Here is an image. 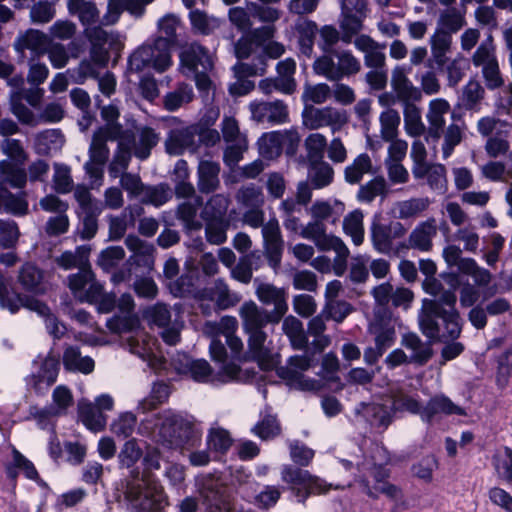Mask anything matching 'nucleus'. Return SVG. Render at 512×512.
Wrapping results in <instances>:
<instances>
[{"label": "nucleus", "instance_id": "nucleus-1", "mask_svg": "<svg viewBox=\"0 0 512 512\" xmlns=\"http://www.w3.org/2000/svg\"><path fill=\"white\" fill-rule=\"evenodd\" d=\"M134 299L123 294L117 307L122 315H115L106 322L107 328L117 334H131L124 338L129 351L141 358L154 371L164 367L165 359L158 351L156 340L140 329V321L134 310Z\"/></svg>", "mask_w": 512, "mask_h": 512}, {"label": "nucleus", "instance_id": "nucleus-2", "mask_svg": "<svg viewBox=\"0 0 512 512\" xmlns=\"http://www.w3.org/2000/svg\"><path fill=\"white\" fill-rule=\"evenodd\" d=\"M139 431L172 449H190L200 442L202 434L192 416L171 410H165L154 419L143 421Z\"/></svg>", "mask_w": 512, "mask_h": 512}, {"label": "nucleus", "instance_id": "nucleus-3", "mask_svg": "<svg viewBox=\"0 0 512 512\" xmlns=\"http://www.w3.org/2000/svg\"><path fill=\"white\" fill-rule=\"evenodd\" d=\"M85 36L90 42L91 60H82L75 68L68 69L72 83L82 84L88 78H97V67H105L110 50L120 51L123 47L121 36L115 31H106L101 26L85 28Z\"/></svg>", "mask_w": 512, "mask_h": 512}, {"label": "nucleus", "instance_id": "nucleus-4", "mask_svg": "<svg viewBox=\"0 0 512 512\" xmlns=\"http://www.w3.org/2000/svg\"><path fill=\"white\" fill-rule=\"evenodd\" d=\"M419 325L427 338L442 342L456 340L462 331V319L457 309H446L428 300H423Z\"/></svg>", "mask_w": 512, "mask_h": 512}, {"label": "nucleus", "instance_id": "nucleus-5", "mask_svg": "<svg viewBox=\"0 0 512 512\" xmlns=\"http://www.w3.org/2000/svg\"><path fill=\"white\" fill-rule=\"evenodd\" d=\"M124 497L133 512H155L166 505L162 486L147 473L127 483Z\"/></svg>", "mask_w": 512, "mask_h": 512}, {"label": "nucleus", "instance_id": "nucleus-6", "mask_svg": "<svg viewBox=\"0 0 512 512\" xmlns=\"http://www.w3.org/2000/svg\"><path fill=\"white\" fill-rule=\"evenodd\" d=\"M281 479L289 486V489L295 494L297 501L305 503L311 494H325L330 489H344L350 486L346 484H328L325 480L314 476L307 470L284 465L281 469Z\"/></svg>", "mask_w": 512, "mask_h": 512}, {"label": "nucleus", "instance_id": "nucleus-7", "mask_svg": "<svg viewBox=\"0 0 512 512\" xmlns=\"http://www.w3.org/2000/svg\"><path fill=\"white\" fill-rule=\"evenodd\" d=\"M120 136L121 129L118 126H103L94 133L88 150L89 159L84 164L92 185L99 186L102 183L104 166L110 154L107 142L118 140Z\"/></svg>", "mask_w": 512, "mask_h": 512}, {"label": "nucleus", "instance_id": "nucleus-8", "mask_svg": "<svg viewBox=\"0 0 512 512\" xmlns=\"http://www.w3.org/2000/svg\"><path fill=\"white\" fill-rule=\"evenodd\" d=\"M171 48L161 38L148 39L130 55L128 68L132 72H140L152 67L156 72L163 73L173 63Z\"/></svg>", "mask_w": 512, "mask_h": 512}, {"label": "nucleus", "instance_id": "nucleus-9", "mask_svg": "<svg viewBox=\"0 0 512 512\" xmlns=\"http://www.w3.org/2000/svg\"><path fill=\"white\" fill-rule=\"evenodd\" d=\"M471 61L474 67L481 69L482 77L488 89L494 90L504 84L491 35L477 47Z\"/></svg>", "mask_w": 512, "mask_h": 512}, {"label": "nucleus", "instance_id": "nucleus-10", "mask_svg": "<svg viewBox=\"0 0 512 512\" xmlns=\"http://www.w3.org/2000/svg\"><path fill=\"white\" fill-rule=\"evenodd\" d=\"M368 332L374 337L375 345L365 349L364 361L368 365H373L395 342L394 321L387 316H377L370 322Z\"/></svg>", "mask_w": 512, "mask_h": 512}, {"label": "nucleus", "instance_id": "nucleus-11", "mask_svg": "<svg viewBox=\"0 0 512 512\" xmlns=\"http://www.w3.org/2000/svg\"><path fill=\"white\" fill-rule=\"evenodd\" d=\"M442 256L449 267H457L459 273L470 276L477 287H485L491 282V273L479 266L474 259L463 258L462 250L458 246H446L443 249Z\"/></svg>", "mask_w": 512, "mask_h": 512}, {"label": "nucleus", "instance_id": "nucleus-12", "mask_svg": "<svg viewBox=\"0 0 512 512\" xmlns=\"http://www.w3.org/2000/svg\"><path fill=\"white\" fill-rule=\"evenodd\" d=\"M348 122L344 110L326 106L323 108L306 107L302 112V124L310 130L329 127L334 133Z\"/></svg>", "mask_w": 512, "mask_h": 512}, {"label": "nucleus", "instance_id": "nucleus-13", "mask_svg": "<svg viewBox=\"0 0 512 512\" xmlns=\"http://www.w3.org/2000/svg\"><path fill=\"white\" fill-rule=\"evenodd\" d=\"M339 26L343 32L342 41L351 43L352 37L363 29V21L367 16L366 0H341Z\"/></svg>", "mask_w": 512, "mask_h": 512}, {"label": "nucleus", "instance_id": "nucleus-14", "mask_svg": "<svg viewBox=\"0 0 512 512\" xmlns=\"http://www.w3.org/2000/svg\"><path fill=\"white\" fill-rule=\"evenodd\" d=\"M72 295L80 302L92 303L101 296L103 284L99 282L90 266L67 277Z\"/></svg>", "mask_w": 512, "mask_h": 512}, {"label": "nucleus", "instance_id": "nucleus-15", "mask_svg": "<svg viewBox=\"0 0 512 512\" xmlns=\"http://www.w3.org/2000/svg\"><path fill=\"white\" fill-rule=\"evenodd\" d=\"M180 72L190 77L200 69L204 72H208L213 68V57L212 54L199 43L193 42L182 47L179 54Z\"/></svg>", "mask_w": 512, "mask_h": 512}, {"label": "nucleus", "instance_id": "nucleus-16", "mask_svg": "<svg viewBox=\"0 0 512 512\" xmlns=\"http://www.w3.org/2000/svg\"><path fill=\"white\" fill-rule=\"evenodd\" d=\"M253 283L258 300L264 305H273L274 309L270 313L273 323H278L288 310L285 290L259 278H255Z\"/></svg>", "mask_w": 512, "mask_h": 512}, {"label": "nucleus", "instance_id": "nucleus-17", "mask_svg": "<svg viewBox=\"0 0 512 512\" xmlns=\"http://www.w3.org/2000/svg\"><path fill=\"white\" fill-rule=\"evenodd\" d=\"M249 111L251 119L257 123L268 122L273 125H281L289 122V111L287 105L281 100L272 102L252 101Z\"/></svg>", "mask_w": 512, "mask_h": 512}, {"label": "nucleus", "instance_id": "nucleus-18", "mask_svg": "<svg viewBox=\"0 0 512 512\" xmlns=\"http://www.w3.org/2000/svg\"><path fill=\"white\" fill-rule=\"evenodd\" d=\"M264 254L273 269H277L281 263L284 249V240L281 234L279 221L270 218L262 227Z\"/></svg>", "mask_w": 512, "mask_h": 512}, {"label": "nucleus", "instance_id": "nucleus-19", "mask_svg": "<svg viewBox=\"0 0 512 512\" xmlns=\"http://www.w3.org/2000/svg\"><path fill=\"white\" fill-rule=\"evenodd\" d=\"M410 71L411 68L407 65H397L391 72V87L402 106L422 99L420 88L416 87L408 77Z\"/></svg>", "mask_w": 512, "mask_h": 512}, {"label": "nucleus", "instance_id": "nucleus-20", "mask_svg": "<svg viewBox=\"0 0 512 512\" xmlns=\"http://www.w3.org/2000/svg\"><path fill=\"white\" fill-rule=\"evenodd\" d=\"M249 352L264 370H271L279 363V355L270 351L267 343V334L261 330L248 332Z\"/></svg>", "mask_w": 512, "mask_h": 512}, {"label": "nucleus", "instance_id": "nucleus-21", "mask_svg": "<svg viewBox=\"0 0 512 512\" xmlns=\"http://www.w3.org/2000/svg\"><path fill=\"white\" fill-rule=\"evenodd\" d=\"M364 469L371 470L374 486H370L368 482H363V491L371 498H377L380 493L386 495L394 501L402 499V491L396 485L388 483L385 479L388 477V471L382 465H374L373 468L363 465Z\"/></svg>", "mask_w": 512, "mask_h": 512}, {"label": "nucleus", "instance_id": "nucleus-22", "mask_svg": "<svg viewBox=\"0 0 512 512\" xmlns=\"http://www.w3.org/2000/svg\"><path fill=\"white\" fill-rule=\"evenodd\" d=\"M37 370L29 376L27 385L33 388L37 393H43L57 379L59 373V362L53 357H47L40 363L34 362Z\"/></svg>", "mask_w": 512, "mask_h": 512}, {"label": "nucleus", "instance_id": "nucleus-23", "mask_svg": "<svg viewBox=\"0 0 512 512\" xmlns=\"http://www.w3.org/2000/svg\"><path fill=\"white\" fill-rule=\"evenodd\" d=\"M354 47L363 53L364 64L371 69H382L386 64L385 45L375 41L366 34L357 35L353 41Z\"/></svg>", "mask_w": 512, "mask_h": 512}, {"label": "nucleus", "instance_id": "nucleus-24", "mask_svg": "<svg viewBox=\"0 0 512 512\" xmlns=\"http://www.w3.org/2000/svg\"><path fill=\"white\" fill-rule=\"evenodd\" d=\"M239 316L246 333L263 329L273 323L272 314L259 307L254 301L244 302L239 308Z\"/></svg>", "mask_w": 512, "mask_h": 512}, {"label": "nucleus", "instance_id": "nucleus-25", "mask_svg": "<svg viewBox=\"0 0 512 512\" xmlns=\"http://www.w3.org/2000/svg\"><path fill=\"white\" fill-rule=\"evenodd\" d=\"M121 134H128L130 136L131 151L140 160L147 159L151 154V150L159 141L158 134L150 127L138 129L137 134L121 130Z\"/></svg>", "mask_w": 512, "mask_h": 512}, {"label": "nucleus", "instance_id": "nucleus-26", "mask_svg": "<svg viewBox=\"0 0 512 512\" xmlns=\"http://www.w3.org/2000/svg\"><path fill=\"white\" fill-rule=\"evenodd\" d=\"M203 297L215 302L220 310L234 307L241 301V295L232 291L223 279L215 280L211 287L204 289Z\"/></svg>", "mask_w": 512, "mask_h": 512}, {"label": "nucleus", "instance_id": "nucleus-27", "mask_svg": "<svg viewBox=\"0 0 512 512\" xmlns=\"http://www.w3.org/2000/svg\"><path fill=\"white\" fill-rule=\"evenodd\" d=\"M126 247L132 252L129 258L131 265H136L150 271L154 266V247L135 235H128L125 239Z\"/></svg>", "mask_w": 512, "mask_h": 512}, {"label": "nucleus", "instance_id": "nucleus-28", "mask_svg": "<svg viewBox=\"0 0 512 512\" xmlns=\"http://www.w3.org/2000/svg\"><path fill=\"white\" fill-rule=\"evenodd\" d=\"M436 234L437 225L435 219L430 218L420 222L409 235L408 247L428 252L432 248V240ZM402 247L407 248V245L403 244Z\"/></svg>", "mask_w": 512, "mask_h": 512}, {"label": "nucleus", "instance_id": "nucleus-29", "mask_svg": "<svg viewBox=\"0 0 512 512\" xmlns=\"http://www.w3.org/2000/svg\"><path fill=\"white\" fill-rule=\"evenodd\" d=\"M210 354L213 360L222 363L219 377L222 382L238 381L240 377V368L235 363H226L227 351L224 344L218 337H212L210 346Z\"/></svg>", "mask_w": 512, "mask_h": 512}, {"label": "nucleus", "instance_id": "nucleus-30", "mask_svg": "<svg viewBox=\"0 0 512 512\" xmlns=\"http://www.w3.org/2000/svg\"><path fill=\"white\" fill-rule=\"evenodd\" d=\"M450 104L444 98L432 99L428 104L426 119L429 124V135L438 139L445 126V116L450 112Z\"/></svg>", "mask_w": 512, "mask_h": 512}, {"label": "nucleus", "instance_id": "nucleus-31", "mask_svg": "<svg viewBox=\"0 0 512 512\" xmlns=\"http://www.w3.org/2000/svg\"><path fill=\"white\" fill-rule=\"evenodd\" d=\"M445 415H464V410L455 405L449 398L444 395H436L432 397L422 408L421 419L424 422H431L435 417Z\"/></svg>", "mask_w": 512, "mask_h": 512}, {"label": "nucleus", "instance_id": "nucleus-32", "mask_svg": "<svg viewBox=\"0 0 512 512\" xmlns=\"http://www.w3.org/2000/svg\"><path fill=\"white\" fill-rule=\"evenodd\" d=\"M355 413L362 416L371 426L385 429L391 422V409L379 403H360Z\"/></svg>", "mask_w": 512, "mask_h": 512}, {"label": "nucleus", "instance_id": "nucleus-33", "mask_svg": "<svg viewBox=\"0 0 512 512\" xmlns=\"http://www.w3.org/2000/svg\"><path fill=\"white\" fill-rule=\"evenodd\" d=\"M62 362L65 370L90 374L95 368L94 360L88 355H82L79 347L68 346L63 352Z\"/></svg>", "mask_w": 512, "mask_h": 512}, {"label": "nucleus", "instance_id": "nucleus-34", "mask_svg": "<svg viewBox=\"0 0 512 512\" xmlns=\"http://www.w3.org/2000/svg\"><path fill=\"white\" fill-rule=\"evenodd\" d=\"M130 136L128 134H121L118 139V147L115 151L113 158L108 166L109 176L118 178L127 170L131 160V145Z\"/></svg>", "mask_w": 512, "mask_h": 512}, {"label": "nucleus", "instance_id": "nucleus-35", "mask_svg": "<svg viewBox=\"0 0 512 512\" xmlns=\"http://www.w3.org/2000/svg\"><path fill=\"white\" fill-rule=\"evenodd\" d=\"M401 345L411 351V355L408 357L413 364L422 366L432 357L433 353L430 344L423 342L415 333L404 334Z\"/></svg>", "mask_w": 512, "mask_h": 512}, {"label": "nucleus", "instance_id": "nucleus-36", "mask_svg": "<svg viewBox=\"0 0 512 512\" xmlns=\"http://www.w3.org/2000/svg\"><path fill=\"white\" fill-rule=\"evenodd\" d=\"M204 512H229L231 503L222 489L216 486H206L200 492Z\"/></svg>", "mask_w": 512, "mask_h": 512}, {"label": "nucleus", "instance_id": "nucleus-37", "mask_svg": "<svg viewBox=\"0 0 512 512\" xmlns=\"http://www.w3.org/2000/svg\"><path fill=\"white\" fill-rule=\"evenodd\" d=\"M175 369L179 373L189 374L197 382H214L211 367L205 360H191L183 355L180 365L175 364Z\"/></svg>", "mask_w": 512, "mask_h": 512}, {"label": "nucleus", "instance_id": "nucleus-38", "mask_svg": "<svg viewBox=\"0 0 512 512\" xmlns=\"http://www.w3.org/2000/svg\"><path fill=\"white\" fill-rule=\"evenodd\" d=\"M277 375L286 381L290 388L301 391H319L323 384L320 380H316L305 376L299 371H294L291 368H277Z\"/></svg>", "mask_w": 512, "mask_h": 512}, {"label": "nucleus", "instance_id": "nucleus-39", "mask_svg": "<svg viewBox=\"0 0 512 512\" xmlns=\"http://www.w3.org/2000/svg\"><path fill=\"white\" fill-rule=\"evenodd\" d=\"M195 128L186 127L170 131L166 142V151L170 155H181L194 143Z\"/></svg>", "mask_w": 512, "mask_h": 512}, {"label": "nucleus", "instance_id": "nucleus-40", "mask_svg": "<svg viewBox=\"0 0 512 512\" xmlns=\"http://www.w3.org/2000/svg\"><path fill=\"white\" fill-rule=\"evenodd\" d=\"M220 165L209 160H202L198 166V188L202 193L215 191L219 184Z\"/></svg>", "mask_w": 512, "mask_h": 512}, {"label": "nucleus", "instance_id": "nucleus-41", "mask_svg": "<svg viewBox=\"0 0 512 512\" xmlns=\"http://www.w3.org/2000/svg\"><path fill=\"white\" fill-rule=\"evenodd\" d=\"M485 90L479 81L470 79L458 97V106L466 110L479 111Z\"/></svg>", "mask_w": 512, "mask_h": 512}, {"label": "nucleus", "instance_id": "nucleus-42", "mask_svg": "<svg viewBox=\"0 0 512 512\" xmlns=\"http://www.w3.org/2000/svg\"><path fill=\"white\" fill-rule=\"evenodd\" d=\"M67 8L70 14L77 15L83 26H90L99 20V10L94 1L68 0Z\"/></svg>", "mask_w": 512, "mask_h": 512}, {"label": "nucleus", "instance_id": "nucleus-43", "mask_svg": "<svg viewBox=\"0 0 512 512\" xmlns=\"http://www.w3.org/2000/svg\"><path fill=\"white\" fill-rule=\"evenodd\" d=\"M452 45V35L447 31L436 29L430 38L431 55L435 64L443 67L447 62V53Z\"/></svg>", "mask_w": 512, "mask_h": 512}, {"label": "nucleus", "instance_id": "nucleus-44", "mask_svg": "<svg viewBox=\"0 0 512 512\" xmlns=\"http://www.w3.org/2000/svg\"><path fill=\"white\" fill-rule=\"evenodd\" d=\"M343 231L352 240L355 246H360L364 242V214L362 210L355 209L348 213L343 219Z\"/></svg>", "mask_w": 512, "mask_h": 512}, {"label": "nucleus", "instance_id": "nucleus-45", "mask_svg": "<svg viewBox=\"0 0 512 512\" xmlns=\"http://www.w3.org/2000/svg\"><path fill=\"white\" fill-rule=\"evenodd\" d=\"M89 254L90 247L81 245L76 247L74 251H64L55 261L64 270L73 268L81 270L89 266Z\"/></svg>", "mask_w": 512, "mask_h": 512}, {"label": "nucleus", "instance_id": "nucleus-46", "mask_svg": "<svg viewBox=\"0 0 512 512\" xmlns=\"http://www.w3.org/2000/svg\"><path fill=\"white\" fill-rule=\"evenodd\" d=\"M277 76L275 77L279 83L280 93L291 95L296 90V80L294 78L296 72V62L293 58H286L280 61L276 67Z\"/></svg>", "mask_w": 512, "mask_h": 512}, {"label": "nucleus", "instance_id": "nucleus-47", "mask_svg": "<svg viewBox=\"0 0 512 512\" xmlns=\"http://www.w3.org/2000/svg\"><path fill=\"white\" fill-rule=\"evenodd\" d=\"M48 45V36L36 29H28L20 34L15 41V49L19 52L31 50L39 53L46 49Z\"/></svg>", "mask_w": 512, "mask_h": 512}, {"label": "nucleus", "instance_id": "nucleus-48", "mask_svg": "<svg viewBox=\"0 0 512 512\" xmlns=\"http://www.w3.org/2000/svg\"><path fill=\"white\" fill-rule=\"evenodd\" d=\"M79 416L83 424L91 431L98 432L104 429L107 417L88 401H80L78 404Z\"/></svg>", "mask_w": 512, "mask_h": 512}, {"label": "nucleus", "instance_id": "nucleus-49", "mask_svg": "<svg viewBox=\"0 0 512 512\" xmlns=\"http://www.w3.org/2000/svg\"><path fill=\"white\" fill-rule=\"evenodd\" d=\"M28 210V203L23 194H12L0 182V211L15 215H24Z\"/></svg>", "mask_w": 512, "mask_h": 512}, {"label": "nucleus", "instance_id": "nucleus-50", "mask_svg": "<svg viewBox=\"0 0 512 512\" xmlns=\"http://www.w3.org/2000/svg\"><path fill=\"white\" fill-rule=\"evenodd\" d=\"M194 98V91L191 85L179 84L175 90L164 96V107L170 112L177 111L182 106L190 103Z\"/></svg>", "mask_w": 512, "mask_h": 512}, {"label": "nucleus", "instance_id": "nucleus-51", "mask_svg": "<svg viewBox=\"0 0 512 512\" xmlns=\"http://www.w3.org/2000/svg\"><path fill=\"white\" fill-rule=\"evenodd\" d=\"M0 306L8 309L11 313H16L20 307H26L38 314H45L48 310V307L37 299L20 295L9 296L8 293L3 298V301H0Z\"/></svg>", "mask_w": 512, "mask_h": 512}, {"label": "nucleus", "instance_id": "nucleus-52", "mask_svg": "<svg viewBox=\"0 0 512 512\" xmlns=\"http://www.w3.org/2000/svg\"><path fill=\"white\" fill-rule=\"evenodd\" d=\"M282 330L289 338L294 349L302 350L307 345V336L303 329V324L294 316H288L283 320Z\"/></svg>", "mask_w": 512, "mask_h": 512}, {"label": "nucleus", "instance_id": "nucleus-53", "mask_svg": "<svg viewBox=\"0 0 512 512\" xmlns=\"http://www.w3.org/2000/svg\"><path fill=\"white\" fill-rule=\"evenodd\" d=\"M170 387L163 382L154 383L150 394L139 401L137 410L146 413L155 409L158 405L165 403L170 396Z\"/></svg>", "mask_w": 512, "mask_h": 512}, {"label": "nucleus", "instance_id": "nucleus-54", "mask_svg": "<svg viewBox=\"0 0 512 512\" xmlns=\"http://www.w3.org/2000/svg\"><path fill=\"white\" fill-rule=\"evenodd\" d=\"M405 131L409 136L418 137L425 132L420 108L414 103L403 105Z\"/></svg>", "mask_w": 512, "mask_h": 512}, {"label": "nucleus", "instance_id": "nucleus-55", "mask_svg": "<svg viewBox=\"0 0 512 512\" xmlns=\"http://www.w3.org/2000/svg\"><path fill=\"white\" fill-rule=\"evenodd\" d=\"M298 42L300 51L307 57L313 53L314 38L318 32L317 24L312 20H303L297 23Z\"/></svg>", "mask_w": 512, "mask_h": 512}, {"label": "nucleus", "instance_id": "nucleus-56", "mask_svg": "<svg viewBox=\"0 0 512 512\" xmlns=\"http://www.w3.org/2000/svg\"><path fill=\"white\" fill-rule=\"evenodd\" d=\"M235 199L237 203L245 209L263 207L265 203L262 188L253 183L242 186L237 191Z\"/></svg>", "mask_w": 512, "mask_h": 512}, {"label": "nucleus", "instance_id": "nucleus-57", "mask_svg": "<svg viewBox=\"0 0 512 512\" xmlns=\"http://www.w3.org/2000/svg\"><path fill=\"white\" fill-rule=\"evenodd\" d=\"M446 7V9L440 12L436 29L447 31L450 35H452L465 25V16L455 7Z\"/></svg>", "mask_w": 512, "mask_h": 512}, {"label": "nucleus", "instance_id": "nucleus-58", "mask_svg": "<svg viewBox=\"0 0 512 512\" xmlns=\"http://www.w3.org/2000/svg\"><path fill=\"white\" fill-rule=\"evenodd\" d=\"M492 465L497 478L512 483V449L505 446L492 457Z\"/></svg>", "mask_w": 512, "mask_h": 512}, {"label": "nucleus", "instance_id": "nucleus-59", "mask_svg": "<svg viewBox=\"0 0 512 512\" xmlns=\"http://www.w3.org/2000/svg\"><path fill=\"white\" fill-rule=\"evenodd\" d=\"M391 411H407L411 414H419L421 416L422 407L419 400L407 393L402 389H395L391 391Z\"/></svg>", "mask_w": 512, "mask_h": 512}, {"label": "nucleus", "instance_id": "nucleus-60", "mask_svg": "<svg viewBox=\"0 0 512 512\" xmlns=\"http://www.w3.org/2000/svg\"><path fill=\"white\" fill-rule=\"evenodd\" d=\"M371 169L372 161L370 156L366 153H362L345 168V180L349 184H357L363 179L365 174L371 172Z\"/></svg>", "mask_w": 512, "mask_h": 512}, {"label": "nucleus", "instance_id": "nucleus-61", "mask_svg": "<svg viewBox=\"0 0 512 512\" xmlns=\"http://www.w3.org/2000/svg\"><path fill=\"white\" fill-rule=\"evenodd\" d=\"M370 237L373 248L381 254H389L393 249V239L386 224L374 221L370 227Z\"/></svg>", "mask_w": 512, "mask_h": 512}, {"label": "nucleus", "instance_id": "nucleus-62", "mask_svg": "<svg viewBox=\"0 0 512 512\" xmlns=\"http://www.w3.org/2000/svg\"><path fill=\"white\" fill-rule=\"evenodd\" d=\"M333 56L337 60L336 68L339 80L360 71L361 63L350 50H336L333 52Z\"/></svg>", "mask_w": 512, "mask_h": 512}, {"label": "nucleus", "instance_id": "nucleus-63", "mask_svg": "<svg viewBox=\"0 0 512 512\" xmlns=\"http://www.w3.org/2000/svg\"><path fill=\"white\" fill-rule=\"evenodd\" d=\"M230 199L224 194L213 195L205 204L201 216L205 221L222 220L227 212Z\"/></svg>", "mask_w": 512, "mask_h": 512}, {"label": "nucleus", "instance_id": "nucleus-64", "mask_svg": "<svg viewBox=\"0 0 512 512\" xmlns=\"http://www.w3.org/2000/svg\"><path fill=\"white\" fill-rule=\"evenodd\" d=\"M429 206L427 198H411L399 201L394 206V213L399 219L415 218Z\"/></svg>", "mask_w": 512, "mask_h": 512}]
</instances>
